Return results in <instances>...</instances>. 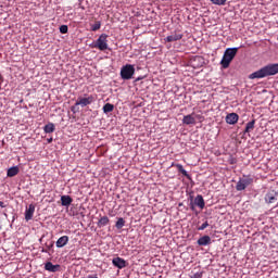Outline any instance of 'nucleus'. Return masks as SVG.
Segmentation results:
<instances>
[{"label":"nucleus","instance_id":"nucleus-1","mask_svg":"<svg viewBox=\"0 0 278 278\" xmlns=\"http://www.w3.org/2000/svg\"><path fill=\"white\" fill-rule=\"evenodd\" d=\"M278 74V63L268 64L249 75V79H264Z\"/></svg>","mask_w":278,"mask_h":278},{"label":"nucleus","instance_id":"nucleus-2","mask_svg":"<svg viewBox=\"0 0 278 278\" xmlns=\"http://www.w3.org/2000/svg\"><path fill=\"white\" fill-rule=\"evenodd\" d=\"M238 54V48H228L225 50L223 59L220 61L223 68H229V65L233 61V58Z\"/></svg>","mask_w":278,"mask_h":278},{"label":"nucleus","instance_id":"nucleus-3","mask_svg":"<svg viewBox=\"0 0 278 278\" xmlns=\"http://www.w3.org/2000/svg\"><path fill=\"white\" fill-rule=\"evenodd\" d=\"M254 179L251 175H243L242 178H240L236 185V190L238 192H242V190H247L249 186H252Z\"/></svg>","mask_w":278,"mask_h":278},{"label":"nucleus","instance_id":"nucleus-4","mask_svg":"<svg viewBox=\"0 0 278 278\" xmlns=\"http://www.w3.org/2000/svg\"><path fill=\"white\" fill-rule=\"evenodd\" d=\"M93 49H99V51H106V49H110L108 46V35L101 34L99 38L91 45Z\"/></svg>","mask_w":278,"mask_h":278},{"label":"nucleus","instance_id":"nucleus-5","mask_svg":"<svg viewBox=\"0 0 278 278\" xmlns=\"http://www.w3.org/2000/svg\"><path fill=\"white\" fill-rule=\"evenodd\" d=\"M136 73V67H134L132 64H126L124 66H122L121 68V77L124 80H129L134 77Z\"/></svg>","mask_w":278,"mask_h":278},{"label":"nucleus","instance_id":"nucleus-6","mask_svg":"<svg viewBox=\"0 0 278 278\" xmlns=\"http://www.w3.org/2000/svg\"><path fill=\"white\" fill-rule=\"evenodd\" d=\"M197 118H201V115H197L194 113L185 115L182 118L184 125H197Z\"/></svg>","mask_w":278,"mask_h":278},{"label":"nucleus","instance_id":"nucleus-7","mask_svg":"<svg viewBox=\"0 0 278 278\" xmlns=\"http://www.w3.org/2000/svg\"><path fill=\"white\" fill-rule=\"evenodd\" d=\"M91 103H94L93 96H88L87 98H78L76 101V105H80V108H86L87 105H91Z\"/></svg>","mask_w":278,"mask_h":278},{"label":"nucleus","instance_id":"nucleus-8","mask_svg":"<svg viewBox=\"0 0 278 278\" xmlns=\"http://www.w3.org/2000/svg\"><path fill=\"white\" fill-rule=\"evenodd\" d=\"M112 264H113V266H115V268H119V269L127 267V261H125V258H122L119 256L114 257L112 260Z\"/></svg>","mask_w":278,"mask_h":278},{"label":"nucleus","instance_id":"nucleus-9","mask_svg":"<svg viewBox=\"0 0 278 278\" xmlns=\"http://www.w3.org/2000/svg\"><path fill=\"white\" fill-rule=\"evenodd\" d=\"M34 212H36V205L29 204L25 211V220H31V218H34Z\"/></svg>","mask_w":278,"mask_h":278},{"label":"nucleus","instance_id":"nucleus-10","mask_svg":"<svg viewBox=\"0 0 278 278\" xmlns=\"http://www.w3.org/2000/svg\"><path fill=\"white\" fill-rule=\"evenodd\" d=\"M184 38L182 34L179 33H172L169 36H167L164 40L165 42H177V40H181Z\"/></svg>","mask_w":278,"mask_h":278},{"label":"nucleus","instance_id":"nucleus-11","mask_svg":"<svg viewBox=\"0 0 278 278\" xmlns=\"http://www.w3.org/2000/svg\"><path fill=\"white\" fill-rule=\"evenodd\" d=\"M199 247H210L212 244V238L207 235L200 237L198 239Z\"/></svg>","mask_w":278,"mask_h":278},{"label":"nucleus","instance_id":"nucleus-12","mask_svg":"<svg viewBox=\"0 0 278 278\" xmlns=\"http://www.w3.org/2000/svg\"><path fill=\"white\" fill-rule=\"evenodd\" d=\"M238 118H240V116H238V113H229L226 116V123L228 125H236V123H238Z\"/></svg>","mask_w":278,"mask_h":278},{"label":"nucleus","instance_id":"nucleus-13","mask_svg":"<svg viewBox=\"0 0 278 278\" xmlns=\"http://www.w3.org/2000/svg\"><path fill=\"white\" fill-rule=\"evenodd\" d=\"M45 270H48V273H58L60 270V265H53V263L47 262L45 264Z\"/></svg>","mask_w":278,"mask_h":278},{"label":"nucleus","instance_id":"nucleus-14","mask_svg":"<svg viewBox=\"0 0 278 278\" xmlns=\"http://www.w3.org/2000/svg\"><path fill=\"white\" fill-rule=\"evenodd\" d=\"M72 203H73V198H71V195H61V205L63 207H71Z\"/></svg>","mask_w":278,"mask_h":278},{"label":"nucleus","instance_id":"nucleus-15","mask_svg":"<svg viewBox=\"0 0 278 278\" xmlns=\"http://www.w3.org/2000/svg\"><path fill=\"white\" fill-rule=\"evenodd\" d=\"M194 205H197V207H200V210H203L205 207V200L203 199V195L198 194L194 198Z\"/></svg>","mask_w":278,"mask_h":278},{"label":"nucleus","instance_id":"nucleus-16","mask_svg":"<svg viewBox=\"0 0 278 278\" xmlns=\"http://www.w3.org/2000/svg\"><path fill=\"white\" fill-rule=\"evenodd\" d=\"M275 201H277V192L269 191L267 194H265L266 203H275Z\"/></svg>","mask_w":278,"mask_h":278},{"label":"nucleus","instance_id":"nucleus-17","mask_svg":"<svg viewBox=\"0 0 278 278\" xmlns=\"http://www.w3.org/2000/svg\"><path fill=\"white\" fill-rule=\"evenodd\" d=\"M68 244V236H63L56 241V249H62Z\"/></svg>","mask_w":278,"mask_h":278},{"label":"nucleus","instance_id":"nucleus-18","mask_svg":"<svg viewBox=\"0 0 278 278\" xmlns=\"http://www.w3.org/2000/svg\"><path fill=\"white\" fill-rule=\"evenodd\" d=\"M45 134H53L55 131V124L49 123L43 127Z\"/></svg>","mask_w":278,"mask_h":278},{"label":"nucleus","instance_id":"nucleus-19","mask_svg":"<svg viewBox=\"0 0 278 278\" xmlns=\"http://www.w3.org/2000/svg\"><path fill=\"white\" fill-rule=\"evenodd\" d=\"M17 173H18V166L10 167L7 172V177H16Z\"/></svg>","mask_w":278,"mask_h":278},{"label":"nucleus","instance_id":"nucleus-20","mask_svg":"<svg viewBox=\"0 0 278 278\" xmlns=\"http://www.w3.org/2000/svg\"><path fill=\"white\" fill-rule=\"evenodd\" d=\"M110 224V217H108V216H103V217H101L100 219H99V222H98V227H106V225H109Z\"/></svg>","mask_w":278,"mask_h":278},{"label":"nucleus","instance_id":"nucleus-21","mask_svg":"<svg viewBox=\"0 0 278 278\" xmlns=\"http://www.w3.org/2000/svg\"><path fill=\"white\" fill-rule=\"evenodd\" d=\"M255 129V119H252L245 125L244 134H249L250 131H253Z\"/></svg>","mask_w":278,"mask_h":278},{"label":"nucleus","instance_id":"nucleus-22","mask_svg":"<svg viewBox=\"0 0 278 278\" xmlns=\"http://www.w3.org/2000/svg\"><path fill=\"white\" fill-rule=\"evenodd\" d=\"M103 112L104 114H110V112H114V104L112 103L104 104Z\"/></svg>","mask_w":278,"mask_h":278},{"label":"nucleus","instance_id":"nucleus-23","mask_svg":"<svg viewBox=\"0 0 278 278\" xmlns=\"http://www.w3.org/2000/svg\"><path fill=\"white\" fill-rule=\"evenodd\" d=\"M177 168H178V172L181 173V175H184V177H187V179H190V174H188V172L184 168V165L178 164Z\"/></svg>","mask_w":278,"mask_h":278},{"label":"nucleus","instance_id":"nucleus-24","mask_svg":"<svg viewBox=\"0 0 278 278\" xmlns=\"http://www.w3.org/2000/svg\"><path fill=\"white\" fill-rule=\"evenodd\" d=\"M115 227L116 229H123L125 227V219L123 217H119L115 223Z\"/></svg>","mask_w":278,"mask_h":278},{"label":"nucleus","instance_id":"nucleus-25","mask_svg":"<svg viewBox=\"0 0 278 278\" xmlns=\"http://www.w3.org/2000/svg\"><path fill=\"white\" fill-rule=\"evenodd\" d=\"M99 29H101V22H96V23L91 26V31H99Z\"/></svg>","mask_w":278,"mask_h":278},{"label":"nucleus","instance_id":"nucleus-26","mask_svg":"<svg viewBox=\"0 0 278 278\" xmlns=\"http://www.w3.org/2000/svg\"><path fill=\"white\" fill-rule=\"evenodd\" d=\"M210 227V223L205 220L201 226L198 227V231H204V229H207Z\"/></svg>","mask_w":278,"mask_h":278},{"label":"nucleus","instance_id":"nucleus-27","mask_svg":"<svg viewBox=\"0 0 278 278\" xmlns=\"http://www.w3.org/2000/svg\"><path fill=\"white\" fill-rule=\"evenodd\" d=\"M214 5H225L227 3V0H211Z\"/></svg>","mask_w":278,"mask_h":278},{"label":"nucleus","instance_id":"nucleus-28","mask_svg":"<svg viewBox=\"0 0 278 278\" xmlns=\"http://www.w3.org/2000/svg\"><path fill=\"white\" fill-rule=\"evenodd\" d=\"M60 33L61 34H68V26L67 25H61L60 26Z\"/></svg>","mask_w":278,"mask_h":278},{"label":"nucleus","instance_id":"nucleus-29","mask_svg":"<svg viewBox=\"0 0 278 278\" xmlns=\"http://www.w3.org/2000/svg\"><path fill=\"white\" fill-rule=\"evenodd\" d=\"M77 106V102L75 103V105L71 106V112H73V114H77V112H79V108Z\"/></svg>","mask_w":278,"mask_h":278},{"label":"nucleus","instance_id":"nucleus-30","mask_svg":"<svg viewBox=\"0 0 278 278\" xmlns=\"http://www.w3.org/2000/svg\"><path fill=\"white\" fill-rule=\"evenodd\" d=\"M191 278H203V271L194 273Z\"/></svg>","mask_w":278,"mask_h":278},{"label":"nucleus","instance_id":"nucleus-31","mask_svg":"<svg viewBox=\"0 0 278 278\" xmlns=\"http://www.w3.org/2000/svg\"><path fill=\"white\" fill-rule=\"evenodd\" d=\"M194 205L197 204H194V202L191 201L189 204L191 212H194L197 210Z\"/></svg>","mask_w":278,"mask_h":278},{"label":"nucleus","instance_id":"nucleus-32","mask_svg":"<svg viewBox=\"0 0 278 278\" xmlns=\"http://www.w3.org/2000/svg\"><path fill=\"white\" fill-rule=\"evenodd\" d=\"M81 3H84V0H78V8L80 10H86V8L81 5Z\"/></svg>","mask_w":278,"mask_h":278},{"label":"nucleus","instance_id":"nucleus-33","mask_svg":"<svg viewBox=\"0 0 278 278\" xmlns=\"http://www.w3.org/2000/svg\"><path fill=\"white\" fill-rule=\"evenodd\" d=\"M53 249V243H51L50 245H47V251H51Z\"/></svg>","mask_w":278,"mask_h":278},{"label":"nucleus","instance_id":"nucleus-34","mask_svg":"<svg viewBox=\"0 0 278 278\" xmlns=\"http://www.w3.org/2000/svg\"><path fill=\"white\" fill-rule=\"evenodd\" d=\"M142 79H144V77L143 76H139V77L136 78V81H142Z\"/></svg>","mask_w":278,"mask_h":278},{"label":"nucleus","instance_id":"nucleus-35","mask_svg":"<svg viewBox=\"0 0 278 278\" xmlns=\"http://www.w3.org/2000/svg\"><path fill=\"white\" fill-rule=\"evenodd\" d=\"M47 142H48V144H51V142H53V138H48Z\"/></svg>","mask_w":278,"mask_h":278},{"label":"nucleus","instance_id":"nucleus-36","mask_svg":"<svg viewBox=\"0 0 278 278\" xmlns=\"http://www.w3.org/2000/svg\"><path fill=\"white\" fill-rule=\"evenodd\" d=\"M41 253H49V250L42 249V250H41Z\"/></svg>","mask_w":278,"mask_h":278},{"label":"nucleus","instance_id":"nucleus-37","mask_svg":"<svg viewBox=\"0 0 278 278\" xmlns=\"http://www.w3.org/2000/svg\"><path fill=\"white\" fill-rule=\"evenodd\" d=\"M0 207H5V204L2 201H0Z\"/></svg>","mask_w":278,"mask_h":278},{"label":"nucleus","instance_id":"nucleus-38","mask_svg":"<svg viewBox=\"0 0 278 278\" xmlns=\"http://www.w3.org/2000/svg\"><path fill=\"white\" fill-rule=\"evenodd\" d=\"M87 278H99V277L89 275Z\"/></svg>","mask_w":278,"mask_h":278},{"label":"nucleus","instance_id":"nucleus-39","mask_svg":"<svg viewBox=\"0 0 278 278\" xmlns=\"http://www.w3.org/2000/svg\"><path fill=\"white\" fill-rule=\"evenodd\" d=\"M1 79H3V76H1V74H0V81H1Z\"/></svg>","mask_w":278,"mask_h":278}]
</instances>
